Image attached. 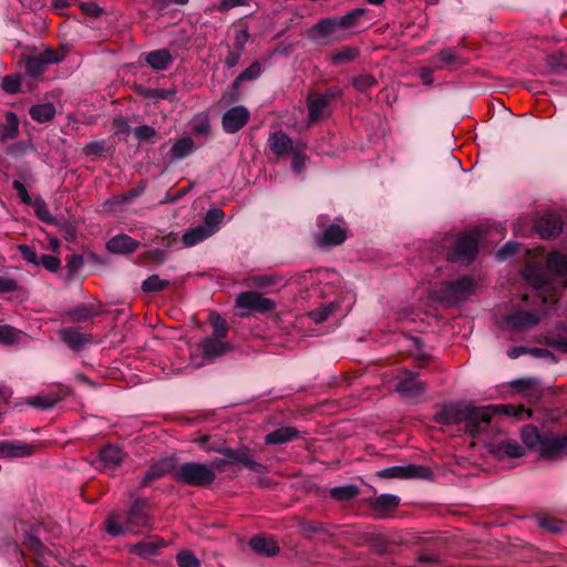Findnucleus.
Segmentation results:
<instances>
[{
	"label": "nucleus",
	"mask_w": 567,
	"mask_h": 567,
	"mask_svg": "<svg viewBox=\"0 0 567 567\" xmlns=\"http://www.w3.org/2000/svg\"><path fill=\"white\" fill-rule=\"evenodd\" d=\"M491 412L486 409L475 408L463 403H451L444 405L433 420L444 425L458 424L463 422L466 431L475 436L485 432L489 425Z\"/></svg>",
	"instance_id": "nucleus-1"
},
{
	"label": "nucleus",
	"mask_w": 567,
	"mask_h": 567,
	"mask_svg": "<svg viewBox=\"0 0 567 567\" xmlns=\"http://www.w3.org/2000/svg\"><path fill=\"white\" fill-rule=\"evenodd\" d=\"M520 439L528 449L538 451L544 460L558 461L567 456V431L540 433L536 426L526 425L522 429Z\"/></svg>",
	"instance_id": "nucleus-2"
},
{
	"label": "nucleus",
	"mask_w": 567,
	"mask_h": 567,
	"mask_svg": "<svg viewBox=\"0 0 567 567\" xmlns=\"http://www.w3.org/2000/svg\"><path fill=\"white\" fill-rule=\"evenodd\" d=\"M152 526V517L147 513V502L137 498L132 504L122 520L120 514H111L106 519V532L112 536H118L125 533H138L142 528Z\"/></svg>",
	"instance_id": "nucleus-3"
},
{
	"label": "nucleus",
	"mask_w": 567,
	"mask_h": 567,
	"mask_svg": "<svg viewBox=\"0 0 567 567\" xmlns=\"http://www.w3.org/2000/svg\"><path fill=\"white\" fill-rule=\"evenodd\" d=\"M343 95L339 86L328 87L322 93L310 92L307 96L308 122L318 123L332 114V103Z\"/></svg>",
	"instance_id": "nucleus-4"
},
{
	"label": "nucleus",
	"mask_w": 567,
	"mask_h": 567,
	"mask_svg": "<svg viewBox=\"0 0 567 567\" xmlns=\"http://www.w3.org/2000/svg\"><path fill=\"white\" fill-rule=\"evenodd\" d=\"M176 482L189 486L206 487L216 480V474L207 464L197 462L183 463L173 474Z\"/></svg>",
	"instance_id": "nucleus-5"
},
{
	"label": "nucleus",
	"mask_w": 567,
	"mask_h": 567,
	"mask_svg": "<svg viewBox=\"0 0 567 567\" xmlns=\"http://www.w3.org/2000/svg\"><path fill=\"white\" fill-rule=\"evenodd\" d=\"M474 290V281L470 277H462L455 281H443L440 298L449 303H456L473 295Z\"/></svg>",
	"instance_id": "nucleus-6"
},
{
	"label": "nucleus",
	"mask_w": 567,
	"mask_h": 567,
	"mask_svg": "<svg viewBox=\"0 0 567 567\" xmlns=\"http://www.w3.org/2000/svg\"><path fill=\"white\" fill-rule=\"evenodd\" d=\"M480 239V230H472L461 235L456 240L452 260L466 264L473 261L478 251Z\"/></svg>",
	"instance_id": "nucleus-7"
},
{
	"label": "nucleus",
	"mask_w": 567,
	"mask_h": 567,
	"mask_svg": "<svg viewBox=\"0 0 567 567\" xmlns=\"http://www.w3.org/2000/svg\"><path fill=\"white\" fill-rule=\"evenodd\" d=\"M235 306L238 309L257 313H267L276 309V302L256 291H245L236 297Z\"/></svg>",
	"instance_id": "nucleus-8"
},
{
	"label": "nucleus",
	"mask_w": 567,
	"mask_h": 567,
	"mask_svg": "<svg viewBox=\"0 0 567 567\" xmlns=\"http://www.w3.org/2000/svg\"><path fill=\"white\" fill-rule=\"evenodd\" d=\"M62 59L63 54H60L53 49H45L37 55L25 58V73L34 79L40 78L50 64L59 63Z\"/></svg>",
	"instance_id": "nucleus-9"
},
{
	"label": "nucleus",
	"mask_w": 567,
	"mask_h": 567,
	"mask_svg": "<svg viewBox=\"0 0 567 567\" xmlns=\"http://www.w3.org/2000/svg\"><path fill=\"white\" fill-rule=\"evenodd\" d=\"M419 373L403 370L395 385V391L404 398L415 399L426 390V383L417 379Z\"/></svg>",
	"instance_id": "nucleus-10"
},
{
	"label": "nucleus",
	"mask_w": 567,
	"mask_h": 567,
	"mask_svg": "<svg viewBox=\"0 0 567 567\" xmlns=\"http://www.w3.org/2000/svg\"><path fill=\"white\" fill-rule=\"evenodd\" d=\"M261 72V64L258 61L252 62L234 80L230 91L223 94L220 102H224L226 104L237 102L240 99L239 87L241 83L258 79Z\"/></svg>",
	"instance_id": "nucleus-11"
},
{
	"label": "nucleus",
	"mask_w": 567,
	"mask_h": 567,
	"mask_svg": "<svg viewBox=\"0 0 567 567\" xmlns=\"http://www.w3.org/2000/svg\"><path fill=\"white\" fill-rule=\"evenodd\" d=\"M208 450H213L223 454L226 457L228 464H240L255 473H262L266 470L265 465L251 460L247 449L234 450L230 447H209Z\"/></svg>",
	"instance_id": "nucleus-12"
},
{
	"label": "nucleus",
	"mask_w": 567,
	"mask_h": 567,
	"mask_svg": "<svg viewBox=\"0 0 567 567\" xmlns=\"http://www.w3.org/2000/svg\"><path fill=\"white\" fill-rule=\"evenodd\" d=\"M250 120V112L244 105H236L227 110L221 118L226 133L234 134L240 131Z\"/></svg>",
	"instance_id": "nucleus-13"
},
{
	"label": "nucleus",
	"mask_w": 567,
	"mask_h": 567,
	"mask_svg": "<svg viewBox=\"0 0 567 567\" xmlns=\"http://www.w3.org/2000/svg\"><path fill=\"white\" fill-rule=\"evenodd\" d=\"M432 472L422 465L391 466L378 472L382 478H429Z\"/></svg>",
	"instance_id": "nucleus-14"
},
{
	"label": "nucleus",
	"mask_w": 567,
	"mask_h": 567,
	"mask_svg": "<svg viewBox=\"0 0 567 567\" xmlns=\"http://www.w3.org/2000/svg\"><path fill=\"white\" fill-rule=\"evenodd\" d=\"M167 546V542L157 535L150 536L128 547V551L143 559H151L157 556L161 549Z\"/></svg>",
	"instance_id": "nucleus-15"
},
{
	"label": "nucleus",
	"mask_w": 567,
	"mask_h": 567,
	"mask_svg": "<svg viewBox=\"0 0 567 567\" xmlns=\"http://www.w3.org/2000/svg\"><path fill=\"white\" fill-rule=\"evenodd\" d=\"M204 359L213 361L233 350V344L225 339L206 337L198 344Z\"/></svg>",
	"instance_id": "nucleus-16"
},
{
	"label": "nucleus",
	"mask_w": 567,
	"mask_h": 567,
	"mask_svg": "<svg viewBox=\"0 0 567 567\" xmlns=\"http://www.w3.org/2000/svg\"><path fill=\"white\" fill-rule=\"evenodd\" d=\"M176 467L174 457H163L152 463L141 481V487L151 485L153 481L159 480L168 473H172Z\"/></svg>",
	"instance_id": "nucleus-17"
},
{
	"label": "nucleus",
	"mask_w": 567,
	"mask_h": 567,
	"mask_svg": "<svg viewBox=\"0 0 567 567\" xmlns=\"http://www.w3.org/2000/svg\"><path fill=\"white\" fill-rule=\"evenodd\" d=\"M61 340L72 350L80 351L93 342L92 334L82 333L76 328L68 327L59 331Z\"/></svg>",
	"instance_id": "nucleus-18"
},
{
	"label": "nucleus",
	"mask_w": 567,
	"mask_h": 567,
	"mask_svg": "<svg viewBox=\"0 0 567 567\" xmlns=\"http://www.w3.org/2000/svg\"><path fill=\"white\" fill-rule=\"evenodd\" d=\"M431 61L436 70H454L465 63L454 48L442 49Z\"/></svg>",
	"instance_id": "nucleus-19"
},
{
	"label": "nucleus",
	"mask_w": 567,
	"mask_h": 567,
	"mask_svg": "<svg viewBox=\"0 0 567 567\" xmlns=\"http://www.w3.org/2000/svg\"><path fill=\"white\" fill-rule=\"evenodd\" d=\"M338 29L334 18H326L315 23L307 31V37L313 42H321L322 40L332 37Z\"/></svg>",
	"instance_id": "nucleus-20"
},
{
	"label": "nucleus",
	"mask_w": 567,
	"mask_h": 567,
	"mask_svg": "<svg viewBox=\"0 0 567 567\" xmlns=\"http://www.w3.org/2000/svg\"><path fill=\"white\" fill-rule=\"evenodd\" d=\"M536 229L542 238L548 239L557 237L563 230V221L559 216L548 214L539 218L536 223Z\"/></svg>",
	"instance_id": "nucleus-21"
},
{
	"label": "nucleus",
	"mask_w": 567,
	"mask_h": 567,
	"mask_svg": "<svg viewBox=\"0 0 567 567\" xmlns=\"http://www.w3.org/2000/svg\"><path fill=\"white\" fill-rule=\"evenodd\" d=\"M481 409H486L491 412L489 422L496 414H505L508 416H513L519 421L527 420V419L532 417L530 410L526 409L524 405L502 404V405L482 406Z\"/></svg>",
	"instance_id": "nucleus-22"
},
{
	"label": "nucleus",
	"mask_w": 567,
	"mask_h": 567,
	"mask_svg": "<svg viewBox=\"0 0 567 567\" xmlns=\"http://www.w3.org/2000/svg\"><path fill=\"white\" fill-rule=\"evenodd\" d=\"M268 146L277 157L286 156L295 147L292 140L281 130L269 136Z\"/></svg>",
	"instance_id": "nucleus-23"
},
{
	"label": "nucleus",
	"mask_w": 567,
	"mask_h": 567,
	"mask_svg": "<svg viewBox=\"0 0 567 567\" xmlns=\"http://www.w3.org/2000/svg\"><path fill=\"white\" fill-rule=\"evenodd\" d=\"M506 321L514 329L523 331L535 327L540 321V317L532 311H516L509 315Z\"/></svg>",
	"instance_id": "nucleus-24"
},
{
	"label": "nucleus",
	"mask_w": 567,
	"mask_h": 567,
	"mask_svg": "<svg viewBox=\"0 0 567 567\" xmlns=\"http://www.w3.org/2000/svg\"><path fill=\"white\" fill-rule=\"evenodd\" d=\"M346 239L347 230L336 224H331L322 234L317 236V243L321 247L341 245Z\"/></svg>",
	"instance_id": "nucleus-25"
},
{
	"label": "nucleus",
	"mask_w": 567,
	"mask_h": 567,
	"mask_svg": "<svg viewBox=\"0 0 567 567\" xmlns=\"http://www.w3.org/2000/svg\"><path fill=\"white\" fill-rule=\"evenodd\" d=\"M34 453L32 444L22 442L1 441L0 456L2 457H25Z\"/></svg>",
	"instance_id": "nucleus-26"
},
{
	"label": "nucleus",
	"mask_w": 567,
	"mask_h": 567,
	"mask_svg": "<svg viewBox=\"0 0 567 567\" xmlns=\"http://www.w3.org/2000/svg\"><path fill=\"white\" fill-rule=\"evenodd\" d=\"M249 546L255 553L267 557H272L279 553V546L271 537L261 535L254 536L249 540Z\"/></svg>",
	"instance_id": "nucleus-27"
},
{
	"label": "nucleus",
	"mask_w": 567,
	"mask_h": 567,
	"mask_svg": "<svg viewBox=\"0 0 567 567\" xmlns=\"http://www.w3.org/2000/svg\"><path fill=\"white\" fill-rule=\"evenodd\" d=\"M123 462L121 449L114 445H107L100 451V463L103 471H113Z\"/></svg>",
	"instance_id": "nucleus-28"
},
{
	"label": "nucleus",
	"mask_w": 567,
	"mask_h": 567,
	"mask_svg": "<svg viewBox=\"0 0 567 567\" xmlns=\"http://www.w3.org/2000/svg\"><path fill=\"white\" fill-rule=\"evenodd\" d=\"M101 313L100 305H81L69 311H66L65 316L68 320L72 323H80L87 321L89 319L96 317Z\"/></svg>",
	"instance_id": "nucleus-29"
},
{
	"label": "nucleus",
	"mask_w": 567,
	"mask_h": 567,
	"mask_svg": "<svg viewBox=\"0 0 567 567\" xmlns=\"http://www.w3.org/2000/svg\"><path fill=\"white\" fill-rule=\"evenodd\" d=\"M137 247L138 241L127 235L114 236L106 244L109 251L115 254H130L135 251Z\"/></svg>",
	"instance_id": "nucleus-30"
},
{
	"label": "nucleus",
	"mask_w": 567,
	"mask_h": 567,
	"mask_svg": "<svg viewBox=\"0 0 567 567\" xmlns=\"http://www.w3.org/2000/svg\"><path fill=\"white\" fill-rule=\"evenodd\" d=\"M400 504V498L391 494H382L371 499L370 505L379 516H385L389 512H393Z\"/></svg>",
	"instance_id": "nucleus-31"
},
{
	"label": "nucleus",
	"mask_w": 567,
	"mask_h": 567,
	"mask_svg": "<svg viewBox=\"0 0 567 567\" xmlns=\"http://www.w3.org/2000/svg\"><path fill=\"white\" fill-rule=\"evenodd\" d=\"M146 63L156 71L166 70L173 62V56L167 49H159L148 52L145 56Z\"/></svg>",
	"instance_id": "nucleus-32"
},
{
	"label": "nucleus",
	"mask_w": 567,
	"mask_h": 567,
	"mask_svg": "<svg viewBox=\"0 0 567 567\" xmlns=\"http://www.w3.org/2000/svg\"><path fill=\"white\" fill-rule=\"evenodd\" d=\"M299 431L293 426L279 427L265 436V443L268 445H277L290 442L298 437Z\"/></svg>",
	"instance_id": "nucleus-33"
},
{
	"label": "nucleus",
	"mask_w": 567,
	"mask_h": 567,
	"mask_svg": "<svg viewBox=\"0 0 567 567\" xmlns=\"http://www.w3.org/2000/svg\"><path fill=\"white\" fill-rule=\"evenodd\" d=\"M64 398L60 392L50 393V394H38L34 396H30L25 400L27 404L42 410H49L55 406L60 401Z\"/></svg>",
	"instance_id": "nucleus-34"
},
{
	"label": "nucleus",
	"mask_w": 567,
	"mask_h": 567,
	"mask_svg": "<svg viewBox=\"0 0 567 567\" xmlns=\"http://www.w3.org/2000/svg\"><path fill=\"white\" fill-rule=\"evenodd\" d=\"M135 92L146 99L158 101V100H168L172 101L176 95V89H152L145 86H137Z\"/></svg>",
	"instance_id": "nucleus-35"
},
{
	"label": "nucleus",
	"mask_w": 567,
	"mask_h": 567,
	"mask_svg": "<svg viewBox=\"0 0 567 567\" xmlns=\"http://www.w3.org/2000/svg\"><path fill=\"white\" fill-rule=\"evenodd\" d=\"M29 115L33 121L47 123L53 120L55 107L52 103L32 105L29 110Z\"/></svg>",
	"instance_id": "nucleus-36"
},
{
	"label": "nucleus",
	"mask_w": 567,
	"mask_h": 567,
	"mask_svg": "<svg viewBox=\"0 0 567 567\" xmlns=\"http://www.w3.org/2000/svg\"><path fill=\"white\" fill-rule=\"evenodd\" d=\"M19 135V120L13 112L6 114V123L0 125V140H13Z\"/></svg>",
	"instance_id": "nucleus-37"
},
{
	"label": "nucleus",
	"mask_w": 567,
	"mask_h": 567,
	"mask_svg": "<svg viewBox=\"0 0 567 567\" xmlns=\"http://www.w3.org/2000/svg\"><path fill=\"white\" fill-rule=\"evenodd\" d=\"M212 234H213V229H208L207 227L199 225L195 228L187 230L183 235L182 240H183V244L185 247H193L196 244L208 238Z\"/></svg>",
	"instance_id": "nucleus-38"
},
{
	"label": "nucleus",
	"mask_w": 567,
	"mask_h": 567,
	"mask_svg": "<svg viewBox=\"0 0 567 567\" xmlns=\"http://www.w3.org/2000/svg\"><path fill=\"white\" fill-rule=\"evenodd\" d=\"M360 54V51L355 47L346 45L340 50L331 53L330 61L333 65H341L354 61Z\"/></svg>",
	"instance_id": "nucleus-39"
},
{
	"label": "nucleus",
	"mask_w": 567,
	"mask_h": 567,
	"mask_svg": "<svg viewBox=\"0 0 567 567\" xmlns=\"http://www.w3.org/2000/svg\"><path fill=\"white\" fill-rule=\"evenodd\" d=\"M547 268L559 276H567V257L558 251L548 254L546 259Z\"/></svg>",
	"instance_id": "nucleus-40"
},
{
	"label": "nucleus",
	"mask_w": 567,
	"mask_h": 567,
	"mask_svg": "<svg viewBox=\"0 0 567 567\" xmlns=\"http://www.w3.org/2000/svg\"><path fill=\"white\" fill-rule=\"evenodd\" d=\"M360 493V488L354 484L333 487L329 491V495L337 502H348L355 498Z\"/></svg>",
	"instance_id": "nucleus-41"
},
{
	"label": "nucleus",
	"mask_w": 567,
	"mask_h": 567,
	"mask_svg": "<svg viewBox=\"0 0 567 567\" xmlns=\"http://www.w3.org/2000/svg\"><path fill=\"white\" fill-rule=\"evenodd\" d=\"M208 322L213 328V338L226 339L229 331L227 321L216 311L208 317Z\"/></svg>",
	"instance_id": "nucleus-42"
},
{
	"label": "nucleus",
	"mask_w": 567,
	"mask_h": 567,
	"mask_svg": "<svg viewBox=\"0 0 567 567\" xmlns=\"http://www.w3.org/2000/svg\"><path fill=\"white\" fill-rule=\"evenodd\" d=\"M378 80L370 73H362L351 78V85L360 93H368L369 90L377 86Z\"/></svg>",
	"instance_id": "nucleus-43"
},
{
	"label": "nucleus",
	"mask_w": 567,
	"mask_h": 567,
	"mask_svg": "<svg viewBox=\"0 0 567 567\" xmlns=\"http://www.w3.org/2000/svg\"><path fill=\"white\" fill-rule=\"evenodd\" d=\"M279 282V277L277 275L264 274L250 276L246 279L245 285L250 288H267L270 286H275Z\"/></svg>",
	"instance_id": "nucleus-44"
},
{
	"label": "nucleus",
	"mask_w": 567,
	"mask_h": 567,
	"mask_svg": "<svg viewBox=\"0 0 567 567\" xmlns=\"http://www.w3.org/2000/svg\"><path fill=\"white\" fill-rule=\"evenodd\" d=\"M499 454L508 457H520L525 455V449L515 440H505L497 446Z\"/></svg>",
	"instance_id": "nucleus-45"
},
{
	"label": "nucleus",
	"mask_w": 567,
	"mask_h": 567,
	"mask_svg": "<svg viewBox=\"0 0 567 567\" xmlns=\"http://www.w3.org/2000/svg\"><path fill=\"white\" fill-rule=\"evenodd\" d=\"M307 145L303 142H297L295 144L293 150L291 151L292 159H291V168L295 173H300L306 166L307 156L305 155V150Z\"/></svg>",
	"instance_id": "nucleus-46"
},
{
	"label": "nucleus",
	"mask_w": 567,
	"mask_h": 567,
	"mask_svg": "<svg viewBox=\"0 0 567 567\" xmlns=\"http://www.w3.org/2000/svg\"><path fill=\"white\" fill-rule=\"evenodd\" d=\"M365 13V9L357 8L342 17H334L339 29H349L357 24L358 20Z\"/></svg>",
	"instance_id": "nucleus-47"
},
{
	"label": "nucleus",
	"mask_w": 567,
	"mask_h": 567,
	"mask_svg": "<svg viewBox=\"0 0 567 567\" xmlns=\"http://www.w3.org/2000/svg\"><path fill=\"white\" fill-rule=\"evenodd\" d=\"M169 286V281L161 279L157 275H152L142 284V290L146 293H155L165 290Z\"/></svg>",
	"instance_id": "nucleus-48"
},
{
	"label": "nucleus",
	"mask_w": 567,
	"mask_h": 567,
	"mask_svg": "<svg viewBox=\"0 0 567 567\" xmlns=\"http://www.w3.org/2000/svg\"><path fill=\"white\" fill-rule=\"evenodd\" d=\"M193 147L194 143L190 137L181 138L172 146V155L174 158H183L190 154Z\"/></svg>",
	"instance_id": "nucleus-49"
},
{
	"label": "nucleus",
	"mask_w": 567,
	"mask_h": 567,
	"mask_svg": "<svg viewBox=\"0 0 567 567\" xmlns=\"http://www.w3.org/2000/svg\"><path fill=\"white\" fill-rule=\"evenodd\" d=\"M20 340V331L11 326H0V342L12 346Z\"/></svg>",
	"instance_id": "nucleus-50"
},
{
	"label": "nucleus",
	"mask_w": 567,
	"mask_h": 567,
	"mask_svg": "<svg viewBox=\"0 0 567 567\" xmlns=\"http://www.w3.org/2000/svg\"><path fill=\"white\" fill-rule=\"evenodd\" d=\"M538 525L549 533L558 534L563 532L565 523L554 517H542L538 519Z\"/></svg>",
	"instance_id": "nucleus-51"
},
{
	"label": "nucleus",
	"mask_w": 567,
	"mask_h": 567,
	"mask_svg": "<svg viewBox=\"0 0 567 567\" xmlns=\"http://www.w3.org/2000/svg\"><path fill=\"white\" fill-rule=\"evenodd\" d=\"M134 136L138 142H154L157 132L150 125H140L134 128Z\"/></svg>",
	"instance_id": "nucleus-52"
},
{
	"label": "nucleus",
	"mask_w": 567,
	"mask_h": 567,
	"mask_svg": "<svg viewBox=\"0 0 567 567\" xmlns=\"http://www.w3.org/2000/svg\"><path fill=\"white\" fill-rule=\"evenodd\" d=\"M249 39L250 33L247 27L236 29L234 33V44L231 48L245 52V48Z\"/></svg>",
	"instance_id": "nucleus-53"
},
{
	"label": "nucleus",
	"mask_w": 567,
	"mask_h": 567,
	"mask_svg": "<svg viewBox=\"0 0 567 567\" xmlns=\"http://www.w3.org/2000/svg\"><path fill=\"white\" fill-rule=\"evenodd\" d=\"M65 260L69 277H73L84 265L83 256L78 254L70 255Z\"/></svg>",
	"instance_id": "nucleus-54"
},
{
	"label": "nucleus",
	"mask_w": 567,
	"mask_h": 567,
	"mask_svg": "<svg viewBox=\"0 0 567 567\" xmlns=\"http://www.w3.org/2000/svg\"><path fill=\"white\" fill-rule=\"evenodd\" d=\"M224 212L220 208H212L206 213L205 224L208 229H213L224 219Z\"/></svg>",
	"instance_id": "nucleus-55"
},
{
	"label": "nucleus",
	"mask_w": 567,
	"mask_h": 567,
	"mask_svg": "<svg viewBox=\"0 0 567 567\" xmlns=\"http://www.w3.org/2000/svg\"><path fill=\"white\" fill-rule=\"evenodd\" d=\"M176 563L178 567H199V560L189 550L179 553L176 556Z\"/></svg>",
	"instance_id": "nucleus-56"
},
{
	"label": "nucleus",
	"mask_w": 567,
	"mask_h": 567,
	"mask_svg": "<svg viewBox=\"0 0 567 567\" xmlns=\"http://www.w3.org/2000/svg\"><path fill=\"white\" fill-rule=\"evenodd\" d=\"M2 89L4 92L10 94H16L20 91L21 87V81L18 75H6L2 79Z\"/></svg>",
	"instance_id": "nucleus-57"
},
{
	"label": "nucleus",
	"mask_w": 567,
	"mask_h": 567,
	"mask_svg": "<svg viewBox=\"0 0 567 567\" xmlns=\"http://www.w3.org/2000/svg\"><path fill=\"white\" fill-rule=\"evenodd\" d=\"M193 132L197 135H208L210 132V123L207 116H197L193 122Z\"/></svg>",
	"instance_id": "nucleus-58"
},
{
	"label": "nucleus",
	"mask_w": 567,
	"mask_h": 567,
	"mask_svg": "<svg viewBox=\"0 0 567 567\" xmlns=\"http://www.w3.org/2000/svg\"><path fill=\"white\" fill-rule=\"evenodd\" d=\"M105 150V141H93L84 145L83 153L85 156H99Z\"/></svg>",
	"instance_id": "nucleus-59"
},
{
	"label": "nucleus",
	"mask_w": 567,
	"mask_h": 567,
	"mask_svg": "<svg viewBox=\"0 0 567 567\" xmlns=\"http://www.w3.org/2000/svg\"><path fill=\"white\" fill-rule=\"evenodd\" d=\"M243 54V51L236 50L228 45V52L224 59L225 66L228 69L235 68L240 62Z\"/></svg>",
	"instance_id": "nucleus-60"
},
{
	"label": "nucleus",
	"mask_w": 567,
	"mask_h": 567,
	"mask_svg": "<svg viewBox=\"0 0 567 567\" xmlns=\"http://www.w3.org/2000/svg\"><path fill=\"white\" fill-rule=\"evenodd\" d=\"M19 251L21 252L22 258L34 266H38L40 264L38 259V255L33 248H31L28 245H20L18 247Z\"/></svg>",
	"instance_id": "nucleus-61"
},
{
	"label": "nucleus",
	"mask_w": 567,
	"mask_h": 567,
	"mask_svg": "<svg viewBox=\"0 0 567 567\" xmlns=\"http://www.w3.org/2000/svg\"><path fill=\"white\" fill-rule=\"evenodd\" d=\"M39 261L47 270L52 272H55L61 266V260L58 257L51 255H42Z\"/></svg>",
	"instance_id": "nucleus-62"
},
{
	"label": "nucleus",
	"mask_w": 567,
	"mask_h": 567,
	"mask_svg": "<svg viewBox=\"0 0 567 567\" xmlns=\"http://www.w3.org/2000/svg\"><path fill=\"white\" fill-rule=\"evenodd\" d=\"M23 544L32 551L35 553L43 543L41 539L31 532H25L23 536Z\"/></svg>",
	"instance_id": "nucleus-63"
},
{
	"label": "nucleus",
	"mask_w": 567,
	"mask_h": 567,
	"mask_svg": "<svg viewBox=\"0 0 567 567\" xmlns=\"http://www.w3.org/2000/svg\"><path fill=\"white\" fill-rule=\"evenodd\" d=\"M23 544L32 551L35 553L43 543L41 539L31 532H25L23 536Z\"/></svg>",
	"instance_id": "nucleus-64"
}]
</instances>
